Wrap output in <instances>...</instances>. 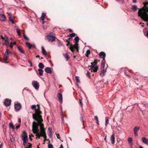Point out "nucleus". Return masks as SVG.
Instances as JSON below:
<instances>
[{"label":"nucleus","instance_id":"10","mask_svg":"<svg viewBox=\"0 0 148 148\" xmlns=\"http://www.w3.org/2000/svg\"><path fill=\"white\" fill-rule=\"evenodd\" d=\"M140 129V127H135L134 129V134L135 136H138L137 132Z\"/></svg>","mask_w":148,"mask_h":148},{"label":"nucleus","instance_id":"43","mask_svg":"<svg viewBox=\"0 0 148 148\" xmlns=\"http://www.w3.org/2000/svg\"><path fill=\"white\" fill-rule=\"evenodd\" d=\"M80 120L82 121V122L83 124L84 125V121L83 120V117L82 116H81L80 118Z\"/></svg>","mask_w":148,"mask_h":148},{"label":"nucleus","instance_id":"42","mask_svg":"<svg viewBox=\"0 0 148 148\" xmlns=\"http://www.w3.org/2000/svg\"><path fill=\"white\" fill-rule=\"evenodd\" d=\"M36 107V106L35 105H33L31 106V109H35Z\"/></svg>","mask_w":148,"mask_h":148},{"label":"nucleus","instance_id":"21","mask_svg":"<svg viewBox=\"0 0 148 148\" xmlns=\"http://www.w3.org/2000/svg\"><path fill=\"white\" fill-rule=\"evenodd\" d=\"M25 44L29 49H31L32 47V45L29 42H27Z\"/></svg>","mask_w":148,"mask_h":148},{"label":"nucleus","instance_id":"7","mask_svg":"<svg viewBox=\"0 0 148 148\" xmlns=\"http://www.w3.org/2000/svg\"><path fill=\"white\" fill-rule=\"evenodd\" d=\"M32 84L36 89L37 90H38L39 86L38 82L36 81H32Z\"/></svg>","mask_w":148,"mask_h":148},{"label":"nucleus","instance_id":"26","mask_svg":"<svg viewBox=\"0 0 148 148\" xmlns=\"http://www.w3.org/2000/svg\"><path fill=\"white\" fill-rule=\"evenodd\" d=\"M38 71L39 72V74L40 76H42L43 75V71L41 69H39Z\"/></svg>","mask_w":148,"mask_h":148},{"label":"nucleus","instance_id":"2","mask_svg":"<svg viewBox=\"0 0 148 148\" xmlns=\"http://www.w3.org/2000/svg\"><path fill=\"white\" fill-rule=\"evenodd\" d=\"M144 6L139 10L138 16L145 21H148V2L143 3Z\"/></svg>","mask_w":148,"mask_h":148},{"label":"nucleus","instance_id":"55","mask_svg":"<svg viewBox=\"0 0 148 148\" xmlns=\"http://www.w3.org/2000/svg\"><path fill=\"white\" fill-rule=\"evenodd\" d=\"M32 147V144L30 143H28V147L31 148Z\"/></svg>","mask_w":148,"mask_h":148},{"label":"nucleus","instance_id":"63","mask_svg":"<svg viewBox=\"0 0 148 148\" xmlns=\"http://www.w3.org/2000/svg\"><path fill=\"white\" fill-rule=\"evenodd\" d=\"M59 148H63V147L62 144H61L60 145V147Z\"/></svg>","mask_w":148,"mask_h":148},{"label":"nucleus","instance_id":"27","mask_svg":"<svg viewBox=\"0 0 148 148\" xmlns=\"http://www.w3.org/2000/svg\"><path fill=\"white\" fill-rule=\"evenodd\" d=\"M78 42H75L74 46H73L74 47L77 49V51H78Z\"/></svg>","mask_w":148,"mask_h":148},{"label":"nucleus","instance_id":"34","mask_svg":"<svg viewBox=\"0 0 148 148\" xmlns=\"http://www.w3.org/2000/svg\"><path fill=\"white\" fill-rule=\"evenodd\" d=\"M74 40L75 41V42H78L79 40V38L78 36H76L74 39Z\"/></svg>","mask_w":148,"mask_h":148},{"label":"nucleus","instance_id":"33","mask_svg":"<svg viewBox=\"0 0 148 148\" xmlns=\"http://www.w3.org/2000/svg\"><path fill=\"white\" fill-rule=\"evenodd\" d=\"M75 78L76 80V82L78 83H80V80L79 79V77L78 76H76L75 77Z\"/></svg>","mask_w":148,"mask_h":148},{"label":"nucleus","instance_id":"11","mask_svg":"<svg viewBox=\"0 0 148 148\" xmlns=\"http://www.w3.org/2000/svg\"><path fill=\"white\" fill-rule=\"evenodd\" d=\"M0 20L2 21H4L6 20V18L4 14H0Z\"/></svg>","mask_w":148,"mask_h":148},{"label":"nucleus","instance_id":"1","mask_svg":"<svg viewBox=\"0 0 148 148\" xmlns=\"http://www.w3.org/2000/svg\"><path fill=\"white\" fill-rule=\"evenodd\" d=\"M37 108L35 109V113L32 115L33 119L37 121V123L33 121L32 123V131L34 134H35L39 131L38 129V126H40V131L45 130L44 127V124L42 123L43 120L42 116L41 115L42 112L40 111V105L37 104Z\"/></svg>","mask_w":148,"mask_h":148},{"label":"nucleus","instance_id":"19","mask_svg":"<svg viewBox=\"0 0 148 148\" xmlns=\"http://www.w3.org/2000/svg\"><path fill=\"white\" fill-rule=\"evenodd\" d=\"M9 55L7 53H5L4 56V60L6 61L8 60V58L9 57Z\"/></svg>","mask_w":148,"mask_h":148},{"label":"nucleus","instance_id":"9","mask_svg":"<svg viewBox=\"0 0 148 148\" xmlns=\"http://www.w3.org/2000/svg\"><path fill=\"white\" fill-rule=\"evenodd\" d=\"M11 100L10 99H6L4 102V103L6 106H8L10 105Z\"/></svg>","mask_w":148,"mask_h":148},{"label":"nucleus","instance_id":"45","mask_svg":"<svg viewBox=\"0 0 148 148\" xmlns=\"http://www.w3.org/2000/svg\"><path fill=\"white\" fill-rule=\"evenodd\" d=\"M10 44L12 45H15L16 44V42L15 41L13 42H11Z\"/></svg>","mask_w":148,"mask_h":148},{"label":"nucleus","instance_id":"53","mask_svg":"<svg viewBox=\"0 0 148 148\" xmlns=\"http://www.w3.org/2000/svg\"><path fill=\"white\" fill-rule=\"evenodd\" d=\"M40 19L42 21H44L45 19V17L43 16H41L40 17Z\"/></svg>","mask_w":148,"mask_h":148},{"label":"nucleus","instance_id":"30","mask_svg":"<svg viewBox=\"0 0 148 148\" xmlns=\"http://www.w3.org/2000/svg\"><path fill=\"white\" fill-rule=\"evenodd\" d=\"M16 32L18 35L19 36H21V33L20 32V29L19 28H17L16 29Z\"/></svg>","mask_w":148,"mask_h":148},{"label":"nucleus","instance_id":"41","mask_svg":"<svg viewBox=\"0 0 148 148\" xmlns=\"http://www.w3.org/2000/svg\"><path fill=\"white\" fill-rule=\"evenodd\" d=\"M5 44L6 45V46L8 47V46L9 42L8 40H7V41H5Z\"/></svg>","mask_w":148,"mask_h":148},{"label":"nucleus","instance_id":"14","mask_svg":"<svg viewBox=\"0 0 148 148\" xmlns=\"http://www.w3.org/2000/svg\"><path fill=\"white\" fill-rule=\"evenodd\" d=\"M102 69H101V72L100 73V75L102 77L103 76L105 75L106 72V69L105 70L104 69V67L103 68V67H102Z\"/></svg>","mask_w":148,"mask_h":148},{"label":"nucleus","instance_id":"62","mask_svg":"<svg viewBox=\"0 0 148 148\" xmlns=\"http://www.w3.org/2000/svg\"><path fill=\"white\" fill-rule=\"evenodd\" d=\"M9 46L10 48H12L13 47L12 45H11V44H10V45H9Z\"/></svg>","mask_w":148,"mask_h":148},{"label":"nucleus","instance_id":"3","mask_svg":"<svg viewBox=\"0 0 148 148\" xmlns=\"http://www.w3.org/2000/svg\"><path fill=\"white\" fill-rule=\"evenodd\" d=\"M35 134H36L35 135L36 136V138L37 139H39L40 136H42L44 138H47L45 130H42L41 131H40V132H38Z\"/></svg>","mask_w":148,"mask_h":148},{"label":"nucleus","instance_id":"23","mask_svg":"<svg viewBox=\"0 0 148 148\" xmlns=\"http://www.w3.org/2000/svg\"><path fill=\"white\" fill-rule=\"evenodd\" d=\"M128 143L130 144L133 143V140L132 138L131 137L128 138Z\"/></svg>","mask_w":148,"mask_h":148},{"label":"nucleus","instance_id":"24","mask_svg":"<svg viewBox=\"0 0 148 148\" xmlns=\"http://www.w3.org/2000/svg\"><path fill=\"white\" fill-rule=\"evenodd\" d=\"M38 67L40 69H42L44 68V65L42 63L40 62L39 64Z\"/></svg>","mask_w":148,"mask_h":148},{"label":"nucleus","instance_id":"47","mask_svg":"<svg viewBox=\"0 0 148 148\" xmlns=\"http://www.w3.org/2000/svg\"><path fill=\"white\" fill-rule=\"evenodd\" d=\"M28 62H29V63L30 64V66L31 67H32L33 65H32V64L31 61H30L29 60V61H28Z\"/></svg>","mask_w":148,"mask_h":148},{"label":"nucleus","instance_id":"20","mask_svg":"<svg viewBox=\"0 0 148 148\" xmlns=\"http://www.w3.org/2000/svg\"><path fill=\"white\" fill-rule=\"evenodd\" d=\"M17 48L18 50L21 53L23 54L25 52L22 48H21L20 47L18 46L17 47Z\"/></svg>","mask_w":148,"mask_h":148},{"label":"nucleus","instance_id":"22","mask_svg":"<svg viewBox=\"0 0 148 148\" xmlns=\"http://www.w3.org/2000/svg\"><path fill=\"white\" fill-rule=\"evenodd\" d=\"M1 38L3 40H4L5 41H7V40H8V38L5 35L4 37H3L2 36H1Z\"/></svg>","mask_w":148,"mask_h":148},{"label":"nucleus","instance_id":"38","mask_svg":"<svg viewBox=\"0 0 148 148\" xmlns=\"http://www.w3.org/2000/svg\"><path fill=\"white\" fill-rule=\"evenodd\" d=\"M48 148H53V145L50 143H49L48 144Z\"/></svg>","mask_w":148,"mask_h":148},{"label":"nucleus","instance_id":"46","mask_svg":"<svg viewBox=\"0 0 148 148\" xmlns=\"http://www.w3.org/2000/svg\"><path fill=\"white\" fill-rule=\"evenodd\" d=\"M49 131V133H52V129L50 127H49L48 128V129Z\"/></svg>","mask_w":148,"mask_h":148},{"label":"nucleus","instance_id":"12","mask_svg":"<svg viewBox=\"0 0 148 148\" xmlns=\"http://www.w3.org/2000/svg\"><path fill=\"white\" fill-rule=\"evenodd\" d=\"M45 71L47 73L49 74H51L52 73L51 68L50 67H48L45 69Z\"/></svg>","mask_w":148,"mask_h":148},{"label":"nucleus","instance_id":"31","mask_svg":"<svg viewBox=\"0 0 148 148\" xmlns=\"http://www.w3.org/2000/svg\"><path fill=\"white\" fill-rule=\"evenodd\" d=\"M64 56L66 58V61H67L69 58V57L68 54L67 53H66L64 54Z\"/></svg>","mask_w":148,"mask_h":148},{"label":"nucleus","instance_id":"58","mask_svg":"<svg viewBox=\"0 0 148 148\" xmlns=\"http://www.w3.org/2000/svg\"><path fill=\"white\" fill-rule=\"evenodd\" d=\"M10 140L12 143H14V140L13 138H10Z\"/></svg>","mask_w":148,"mask_h":148},{"label":"nucleus","instance_id":"48","mask_svg":"<svg viewBox=\"0 0 148 148\" xmlns=\"http://www.w3.org/2000/svg\"><path fill=\"white\" fill-rule=\"evenodd\" d=\"M25 143V145H24V146H25V148H28V144H27V143Z\"/></svg>","mask_w":148,"mask_h":148},{"label":"nucleus","instance_id":"13","mask_svg":"<svg viewBox=\"0 0 148 148\" xmlns=\"http://www.w3.org/2000/svg\"><path fill=\"white\" fill-rule=\"evenodd\" d=\"M14 107L15 109L17 110H19L21 108V106L20 103H17L15 104Z\"/></svg>","mask_w":148,"mask_h":148},{"label":"nucleus","instance_id":"35","mask_svg":"<svg viewBox=\"0 0 148 148\" xmlns=\"http://www.w3.org/2000/svg\"><path fill=\"white\" fill-rule=\"evenodd\" d=\"M23 36L24 38L27 40H29V38L25 34V33H23Z\"/></svg>","mask_w":148,"mask_h":148},{"label":"nucleus","instance_id":"5","mask_svg":"<svg viewBox=\"0 0 148 148\" xmlns=\"http://www.w3.org/2000/svg\"><path fill=\"white\" fill-rule=\"evenodd\" d=\"M96 61V60H95L94 62H91V65L90 66V68L91 71L95 72H97L98 69V67L96 65L97 62Z\"/></svg>","mask_w":148,"mask_h":148},{"label":"nucleus","instance_id":"59","mask_svg":"<svg viewBox=\"0 0 148 148\" xmlns=\"http://www.w3.org/2000/svg\"><path fill=\"white\" fill-rule=\"evenodd\" d=\"M52 136V133H49V136L50 137H51Z\"/></svg>","mask_w":148,"mask_h":148},{"label":"nucleus","instance_id":"61","mask_svg":"<svg viewBox=\"0 0 148 148\" xmlns=\"http://www.w3.org/2000/svg\"><path fill=\"white\" fill-rule=\"evenodd\" d=\"M130 147L131 148H132V144H130Z\"/></svg>","mask_w":148,"mask_h":148},{"label":"nucleus","instance_id":"28","mask_svg":"<svg viewBox=\"0 0 148 148\" xmlns=\"http://www.w3.org/2000/svg\"><path fill=\"white\" fill-rule=\"evenodd\" d=\"M108 121H109V119H108V117H105V125L106 127L107 126V125Z\"/></svg>","mask_w":148,"mask_h":148},{"label":"nucleus","instance_id":"57","mask_svg":"<svg viewBox=\"0 0 148 148\" xmlns=\"http://www.w3.org/2000/svg\"><path fill=\"white\" fill-rule=\"evenodd\" d=\"M20 126V124H19L17 125L16 127V129H18V128H19Z\"/></svg>","mask_w":148,"mask_h":148},{"label":"nucleus","instance_id":"51","mask_svg":"<svg viewBox=\"0 0 148 148\" xmlns=\"http://www.w3.org/2000/svg\"><path fill=\"white\" fill-rule=\"evenodd\" d=\"M46 14L45 13H43L42 14L41 16L45 17V16H46Z\"/></svg>","mask_w":148,"mask_h":148},{"label":"nucleus","instance_id":"25","mask_svg":"<svg viewBox=\"0 0 148 148\" xmlns=\"http://www.w3.org/2000/svg\"><path fill=\"white\" fill-rule=\"evenodd\" d=\"M132 9L133 11H135L137 10L138 8L135 5H133L132 6Z\"/></svg>","mask_w":148,"mask_h":148},{"label":"nucleus","instance_id":"18","mask_svg":"<svg viewBox=\"0 0 148 148\" xmlns=\"http://www.w3.org/2000/svg\"><path fill=\"white\" fill-rule=\"evenodd\" d=\"M42 53L45 56H46L47 55V52L43 47H42Z\"/></svg>","mask_w":148,"mask_h":148},{"label":"nucleus","instance_id":"29","mask_svg":"<svg viewBox=\"0 0 148 148\" xmlns=\"http://www.w3.org/2000/svg\"><path fill=\"white\" fill-rule=\"evenodd\" d=\"M9 127L10 128H12V129L14 130L15 129V127L14 126L12 123L11 122H10L9 124Z\"/></svg>","mask_w":148,"mask_h":148},{"label":"nucleus","instance_id":"8","mask_svg":"<svg viewBox=\"0 0 148 148\" xmlns=\"http://www.w3.org/2000/svg\"><path fill=\"white\" fill-rule=\"evenodd\" d=\"M47 38L48 41L50 42H53L54 41L56 38L55 36L50 35H47Z\"/></svg>","mask_w":148,"mask_h":148},{"label":"nucleus","instance_id":"39","mask_svg":"<svg viewBox=\"0 0 148 148\" xmlns=\"http://www.w3.org/2000/svg\"><path fill=\"white\" fill-rule=\"evenodd\" d=\"M5 53H7L8 54V55L10 54H12V53L10 51H9L8 50V49H6V51Z\"/></svg>","mask_w":148,"mask_h":148},{"label":"nucleus","instance_id":"6","mask_svg":"<svg viewBox=\"0 0 148 148\" xmlns=\"http://www.w3.org/2000/svg\"><path fill=\"white\" fill-rule=\"evenodd\" d=\"M22 139L23 141V144L25 145V143H27L28 142V137L27 135L25 133H24L22 137Z\"/></svg>","mask_w":148,"mask_h":148},{"label":"nucleus","instance_id":"37","mask_svg":"<svg viewBox=\"0 0 148 148\" xmlns=\"http://www.w3.org/2000/svg\"><path fill=\"white\" fill-rule=\"evenodd\" d=\"M9 20L12 23V24H14V22L13 20L12 19V17H10L9 18Z\"/></svg>","mask_w":148,"mask_h":148},{"label":"nucleus","instance_id":"4","mask_svg":"<svg viewBox=\"0 0 148 148\" xmlns=\"http://www.w3.org/2000/svg\"><path fill=\"white\" fill-rule=\"evenodd\" d=\"M99 56L101 58L103 59V60L101 61V69H102V67H103V68L104 67L105 64V58L106 56V54L105 52L103 51H101L99 53Z\"/></svg>","mask_w":148,"mask_h":148},{"label":"nucleus","instance_id":"16","mask_svg":"<svg viewBox=\"0 0 148 148\" xmlns=\"http://www.w3.org/2000/svg\"><path fill=\"white\" fill-rule=\"evenodd\" d=\"M57 96L58 99H60V101L61 102H62V94L60 93H58V94Z\"/></svg>","mask_w":148,"mask_h":148},{"label":"nucleus","instance_id":"49","mask_svg":"<svg viewBox=\"0 0 148 148\" xmlns=\"http://www.w3.org/2000/svg\"><path fill=\"white\" fill-rule=\"evenodd\" d=\"M117 1H118V2L121 3H123L124 2L123 0H117Z\"/></svg>","mask_w":148,"mask_h":148},{"label":"nucleus","instance_id":"54","mask_svg":"<svg viewBox=\"0 0 148 148\" xmlns=\"http://www.w3.org/2000/svg\"><path fill=\"white\" fill-rule=\"evenodd\" d=\"M90 75V73L88 71H87V73H86V76H88V77H89Z\"/></svg>","mask_w":148,"mask_h":148},{"label":"nucleus","instance_id":"56","mask_svg":"<svg viewBox=\"0 0 148 148\" xmlns=\"http://www.w3.org/2000/svg\"><path fill=\"white\" fill-rule=\"evenodd\" d=\"M70 40V38H69L66 40V41L68 43H69Z\"/></svg>","mask_w":148,"mask_h":148},{"label":"nucleus","instance_id":"64","mask_svg":"<svg viewBox=\"0 0 148 148\" xmlns=\"http://www.w3.org/2000/svg\"><path fill=\"white\" fill-rule=\"evenodd\" d=\"M2 147V144H1V145H0V148H1Z\"/></svg>","mask_w":148,"mask_h":148},{"label":"nucleus","instance_id":"17","mask_svg":"<svg viewBox=\"0 0 148 148\" xmlns=\"http://www.w3.org/2000/svg\"><path fill=\"white\" fill-rule=\"evenodd\" d=\"M143 142L148 145V139L145 138L143 137L142 138Z\"/></svg>","mask_w":148,"mask_h":148},{"label":"nucleus","instance_id":"40","mask_svg":"<svg viewBox=\"0 0 148 148\" xmlns=\"http://www.w3.org/2000/svg\"><path fill=\"white\" fill-rule=\"evenodd\" d=\"M73 48H74L73 46H71V45L70 47V48H69L71 50L72 52H74Z\"/></svg>","mask_w":148,"mask_h":148},{"label":"nucleus","instance_id":"32","mask_svg":"<svg viewBox=\"0 0 148 148\" xmlns=\"http://www.w3.org/2000/svg\"><path fill=\"white\" fill-rule=\"evenodd\" d=\"M75 34L74 33H72L70 34L69 35H68L67 36L69 37L70 36L73 37L75 36Z\"/></svg>","mask_w":148,"mask_h":148},{"label":"nucleus","instance_id":"36","mask_svg":"<svg viewBox=\"0 0 148 148\" xmlns=\"http://www.w3.org/2000/svg\"><path fill=\"white\" fill-rule=\"evenodd\" d=\"M95 119H96L97 122V124L98 125L99 124V120H98V117L97 116H95L94 117Z\"/></svg>","mask_w":148,"mask_h":148},{"label":"nucleus","instance_id":"15","mask_svg":"<svg viewBox=\"0 0 148 148\" xmlns=\"http://www.w3.org/2000/svg\"><path fill=\"white\" fill-rule=\"evenodd\" d=\"M110 139L112 144H114L115 142V137L114 135V133L111 136Z\"/></svg>","mask_w":148,"mask_h":148},{"label":"nucleus","instance_id":"60","mask_svg":"<svg viewBox=\"0 0 148 148\" xmlns=\"http://www.w3.org/2000/svg\"><path fill=\"white\" fill-rule=\"evenodd\" d=\"M137 0H133V2L136 3V2Z\"/></svg>","mask_w":148,"mask_h":148},{"label":"nucleus","instance_id":"44","mask_svg":"<svg viewBox=\"0 0 148 148\" xmlns=\"http://www.w3.org/2000/svg\"><path fill=\"white\" fill-rule=\"evenodd\" d=\"M86 54L88 55H89L90 54V51L89 50H87L86 51Z\"/></svg>","mask_w":148,"mask_h":148},{"label":"nucleus","instance_id":"50","mask_svg":"<svg viewBox=\"0 0 148 148\" xmlns=\"http://www.w3.org/2000/svg\"><path fill=\"white\" fill-rule=\"evenodd\" d=\"M79 103L80 104L81 107H82L83 105H82V103L81 101V100L80 99H79Z\"/></svg>","mask_w":148,"mask_h":148},{"label":"nucleus","instance_id":"52","mask_svg":"<svg viewBox=\"0 0 148 148\" xmlns=\"http://www.w3.org/2000/svg\"><path fill=\"white\" fill-rule=\"evenodd\" d=\"M56 136L58 139H60V135L59 134H58L56 133Z\"/></svg>","mask_w":148,"mask_h":148}]
</instances>
